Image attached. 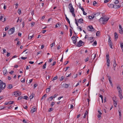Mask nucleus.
I'll list each match as a JSON object with an SVG mask.
<instances>
[{
  "label": "nucleus",
  "mask_w": 123,
  "mask_h": 123,
  "mask_svg": "<svg viewBox=\"0 0 123 123\" xmlns=\"http://www.w3.org/2000/svg\"><path fill=\"white\" fill-rule=\"evenodd\" d=\"M109 18L105 17H102L99 20V21L102 24H105L106 23Z\"/></svg>",
  "instance_id": "nucleus-1"
},
{
  "label": "nucleus",
  "mask_w": 123,
  "mask_h": 123,
  "mask_svg": "<svg viewBox=\"0 0 123 123\" xmlns=\"http://www.w3.org/2000/svg\"><path fill=\"white\" fill-rule=\"evenodd\" d=\"M68 8L69 9L71 13H73L74 12V9L73 7L72 4L70 3L68 5Z\"/></svg>",
  "instance_id": "nucleus-2"
},
{
  "label": "nucleus",
  "mask_w": 123,
  "mask_h": 123,
  "mask_svg": "<svg viewBox=\"0 0 123 123\" xmlns=\"http://www.w3.org/2000/svg\"><path fill=\"white\" fill-rule=\"evenodd\" d=\"M5 84L0 80V87L2 89H3L5 88Z\"/></svg>",
  "instance_id": "nucleus-3"
},
{
  "label": "nucleus",
  "mask_w": 123,
  "mask_h": 123,
  "mask_svg": "<svg viewBox=\"0 0 123 123\" xmlns=\"http://www.w3.org/2000/svg\"><path fill=\"white\" fill-rule=\"evenodd\" d=\"M106 63H107V66L109 68L110 66V60H109V54H107L106 55Z\"/></svg>",
  "instance_id": "nucleus-4"
},
{
  "label": "nucleus",
  "mask_w": 123,
  "mask_h": 123,
  "mask_svg": "<svg viewBox=\"0 0 123 123\" xmlns=\"http://www.w3.org/2000/svg\"><path fill=\"white\" fill-rule=\"evenodd\" d=\"M15 31V28L13 27L10 29L8 32V33L9 35H11Z\"/></svg>",
  "instance_id": "nucleus-5"
},
{
  "label": "nucleus",
  "mask_w": 123,
  "mask_h": 123,
  "mask_svg": "<svg viewBox=\"0 0 123 123\" xmlns=\"http://www.w3.org/2000/svg\"><path fill=\"white\" fill-rule=\"evenodd\" d=\"M21 92L20 91H15L14 92V95L16 97L20 96L21 95Z\"/></svg>",
  "instance_id": "nucleus-6"
},
{
  "label": "nucleus",
  "mask_w": 123,
  "mask_h": 123,
  "mask_svg": "<svg viewBox=\"0 0 123 123\" xmlns=\"http://www.w3.org/2000/svg\"><path fill=\"white\" fill-rule=\"evenodd\" d=\"M84 44V43L81 40H80L78 43L77 46L79 47H80L81 46L83 45Z\"/></svg>",
  "instance_id": "nucleus-7"
},
{
  "label": "nucleus",
  "mask_w": 123,
  "mask_h": 123,
  "mask_svg": "<svg viewBox=\"0 0 123 123\" xmlns=\"http://www.w3.org/2000/svg\"><path fill=\"white\" fill-rule=\"evenodd\" d=\"M88 31H93L94 30L92 26L91 25H89L88 26Z\"/></svg>",
  "instance_id": "nucleus-8"
},
{
  "label": "nucleus",
  "mask_w": 123,
  "mask_h": 123,
  "mask_svg": "<svg viewBox=\"0 0 123 123\" xmlns=\"http://www.w3.org/2000/svg\"><path fill=\"white\" fill-rule=\"evenodd\" d=\"M71 38L73 43L74 44H75L77 40L75 37L74 35Z\"/></svg>",
  "instance_id": "nucleus-9"
},
{
  "label": "nucleus",
  "mask_w": 123,
  "mask_h": 123,
  "mask_svg": "<svg viewBox=\"0 0 123 123\" xmlns=\"http://www.w3.org/2000/svg\"><path fill=\"white\" fill-rule=\"evenodd\" d=\"M119 33L122 34L123 33V29L122 28L121 26L120 25H119Z\"/></svg>",
  "instance_id": "nucleus-10"
},
{
  "label": "nucleus",
  "mask_w": 123,
  "mask_h": 123,
  "mask_svg": "<svg viewBox=\"0 0 123 123\" xmlns=\"http://www.w3.org/2000/svg\"><path fill=\"white\" fill-rule=\"evenodd\" d=\"M3 72L4 75L5 76H6L7 75V74L8 73V72L6 68H3Z\"/></svg>",
  "instance_id": "nucleus-11"
},
{
  "label": "nucleus",
  "mask_w": 123,
  "mask_h": 123,
  "mask_svg": "<svg viewBox=\"0 0 123 123\" xmlns=\"http://www.w3.org/2000/svg\"><path fill=\"white\" fill-rule=\"evenodd\" d=\"M36 110V107L35 106H33L31 110V113H33L34 112H35Z\"/></svg>",
  "instance_id": "nucleus-12"
},
{
  "label": "nucleus",
  "mask_w": 123,
  "mask_h": 123,
  "mask_svg": "<svg viewBox=\"0 0 123 123\" xmlns=\"http://www.w3.org/2000/svg\"><path fill=\"white\" fill-rule=\"evenodd\" d=\"M122 92H119L118 93V96L119 97L121 100L123 98V96L122 94Z\"/></svg>",
  "instance_id": "nucleus-13"
},
{
  "label": "nucleus",
  "mask_w": 123,
  "mask_h": 123,
  "mask_svg": "<svg viewBox=\"0 0 123 123\" xmlns=\"http://www.w3.org/2000/svg\"><path fill=\"white\" fill-rule=\"evenodd\" d=\"M107 5L108 7L110 8H112L114 7V5L113 4L109 3Z\"/></svg>",
  "instance_id": "nucleus-14"
},
{
  "label": "nucleus",
  "mask_w": 123,
  "mask_h": 123,
  "mask_svg": "<svg viewBox=\"0 0 123 123\" xmlns=\"http://www.w3.org/2000/svg\"><path fill=\"white\" fill-rule=\"evenodd\" d=\"M121 6L118 5H114L113 8L116 9H118L120 8Z\"/></svg>",
  "instance_id": "nucleus-15"
},
{
  "label": "nucleus",
  "mask_w": 123,
  "mask_h": 123,
  "mask_svg": "<svg viewBox=\"0 0 123 123\" xmlns=\"http://www.w3.org/2000/svg\"><path fill=\"white\" fill-rule=\"evenodd\" d=\"M118 112L119 113V119L120 120L121 119V111H118Z\"/></svg>",
  "instance_id": "nucleus-16"
},
{
  "label": "nucleus",
  "mask_w": 123,
  "mask_h": 123,
  "mask_svg": "<svg viewBox=\"0 0 123 123\" xmlns=\"http://www.w3.org/2000/svg\"><path fill=\"white\" fill-rule=\"evenodd\" d=\"M35 96V94L33 93H32L31 94L30 96V97L31 99L32 98Z\"/></svg>",
  "instance_id": "nucleus-17"
},
{
  "label": "nucleus",
  "mask_w": 123,
  "mask_h": 123,
  "mask_svg": "<svg viewBox=\"0 0 123 123\" xmlns=\"http://www.w3.org/2000/svg\"><path fill=\"white\" fill-rule=\"evenodd\" d=\"M108 43V44H110H110H112V43L111 40V38L110 37H109V38Z\"/></svg>",
  "instance_id": "nucleus-18"
},
{
  "label": "nucleus",
  "mask_w": 123,
  "mask_h": 123,
  "mask_svg": "<svg viewBox=\"0 0 123 123\" xmlns=\"http://www.w3.org/2000/svg\"><path fill=\"white\" fill-rule=\"evenodd\" d=\"M113 104L115 107H116L117 106V102L115 101L114 99H113Z\"/></svg>",
  "instance_id": "nucleus-19"
},
{
  "label": "nucleus",
  "mask_w": 123,
  "mask_h": 123,
  "mask_svg": "<svg viewBox=\"0 0 123 123\" xmlns=\"http://www.w3.org/2000/svg\"><path fill=\"white\" fill-rule=\"evenodd\" d=\"M78 22L80 23H83V19L82 18H80L78 20Z\"/></svg>",
  "instance_id": "nucleus-20"
},
{
  "label": "nucleus",
  "mask_w": 123,
  "mask_h": 123,
  "mask_svg": "<svg viewBox=\"0 0 123 123\" xmlns=\"http://www.w3.org/2000/svg\"><path fill=\"white\" fill-rule=\"evenodd\" d=\"M117 89L118 91V93L119 92V91L120 92H122V91L120 86H117Z\"/></svg>",
  "instance_id": "nucleus-21"
},
{
  "label": "nucleus",
  "mask_w": 123,
  "mask_h": 123,
  "mask_svg": "<svg viewBox=\"0 0 123 123\" xmlns=\"http://www.w3.org/2000/svg\"><path fill=\"white\" fill-rule=\"evenodd\" d=\"M117 65V64L116 61L115 60H114V64H113V67L114 68H115Z\"/></svg>",
  "instance_id": "nucleus-22"
},
{
  "label": "nucleus",
  "mask_w": 123,
  "mask_h": 123,
  "mask_svg": "<svg viewBox=\"0 0 123 123\" xmlns=\"http://www.w3.org/2000/svg\"><path fill=\"white\" fill-rule=\"evenodd\" d=\"M51 87V86H49V88H47L46 89V92L47 93L49 92L50 91V88Z\"/></svg>",
  "instance_id": "nucleus-23"
},
{
  "label": "nucleus",
  "mask_w": 123,
  "mask_h": 123,
  "mask_svg": "<svg viewBox=\"0 0 123 123\" xmlns=\"http://www.w3.org/2000/svg\"><path fill=\"white\" fill-rule=\"evenodd\" d=\"M65 16L66 17V20L68 22V23L69 24V25H70V21H69L68 19L67 18V17L66 15H65Z\"/></svg>",
  "instance_id": "nucleus-24"
},
{
  "label": "nucleus",
  "mask_w": 123,
  "mask_h": 123,
  "mask_svg": "<svg viewBox=\"0 0 123 123\" xmlns=\"http://www.w3.org/2000/svg\"><path fill=\"white\" fill-rule=\"evenodd\" d=\"M63 86L66 88H67L68 87L69 85L66 84H63Z\"/></svg>",
  "instance_id": "nucleus-25"
},
{
  "label": "nucleus",
  "mask_w": 123,
  "mask_h": 123,
  "mask_svg": "<svg viewBox=\"0 0 123 123\" xmlns=\"http://www.w3.org/2000/svg\"><path fill=\"white\" fill-rule=\"evenodd\" d=\"M100 35V32L99 31H97L96 33V36L97 37H99Z\"/></svg>",
  "instance_id": "nucleus-26"
},
{
  "label": "nucleus",
  "mask_w": 123,
  "mask_h": 123,
  "mask_svg": "<svg viewBox=\"0 0 123 123\" xmlns=\"http://www.w3.org/2000/svg\"><path fill=\"white\" fill-rule=\"evenodd\" d=\"M88 114V112L87 111H86L85 112V113L84 114V118H85L86 117V115H87Z\"/></svg>",
  "instance_id": "nucleus-27"
},
{
  "label": "nucleus",
  "mask_w": 123,
  "mask_h": 123,
  "mask_svg": "<svg viewBox=\"0 0 123 123\" xmlns=\"http://www.w3.org/2000/svg\"><path fill=\"white\" fill-rule=\"evenodd\" d=\"M115 37L116 39H117L118 37L117 34L116 32H115L114 33Z\"/></svg>",
  "instance_id": "nucleus-28"
},
{
  "label": "nucleus",
  "mask_w": 123,
  "mask_h": 123,
  "mask_svg": "<svg viewBox=\"0 0 123 123\" xmlns=\"http://www.w3.org/2000/svg\"><path fill=\"white\" fill-rule=\"evenodd\" d=\"M12 87V85L11 84H9L8 85V86L7 87L8 88L11 89Z\"/></svg>",
  "instance_id": "nucleus-29"
},
{
  "label": "nucleus",
  "mask_w": 123,
  "mask_h": 123,
  "mask_svg": "<svg viewBox=\"0 0 123 123\" xmlns=\"http://www.w3.org/2000/svg\"><path fill=\"white\" fill-rule=\"evenodd\" d=\"M109 80L110 83V84L111 85V86L112 87H113V84L112 83V82L111 80L109 79Z\"/></svg>",
  "instance_id": "nucleus-30"
},
{
  "label": "nucleus",
  "mask_w": 123,
  "mask_h": 123,
  "mask_svg": "<svg viewBox=\"0 0 123 123\" xmlns=\"http://www.w3.org/2000/svg\"><path fill=\"white\" fill-rule=\"evenodd\" d=\"M120 47L122 50V51L123 52V43H121Z\"/></svg>",
  "instance_id": "nucleus-31"
},
{
  "label": "nucleus",
  "mask_w": 123,
  "mask_h": 123,
  "mask_svg": "<svg viewBox=\"0 0 123 123\" xmlns=\"http://www.w3.org/2000/svg\"><path fill=\"white\" fill-rule=\"evenodd\" d=\"M55 45V42H53L52 44H50V46L51 48L53 46H54Z\"/></svg>",
  "instance_id": "nucleus-32"
},
{
  "label": "nucleus",
  "mask_w": 123,
  "mask_h": 123,
  "mask_svg": "<svg viewBox=\"0 0 123 123\" xmlns=\"http://www.w3.org/2000/svg\"><path fill=\"white\" fill-rule=\"evenodd\" d=\"M88 18L90 19H92L94 17V16H93V17L91 16H88Z\"/></svg>",
  "instance_id": "nucleus-33"
},
{
  "label": "nucleus",
  "mask_w": 123,
  "mask_h": 123,
  "mask_svg": "<svg viewBox=\"0 0 123 123\" xmlns=\"http://www.w3.org/2000/svg\"><path fill=\"white\" fill-rule=\"evenodd\" d=\"M46 62L43 66V69H44L45 68L46 66Z\"/></svg>",
  "instance_id": "nucleus-34"
},
{
  "label": "nucleus",
  "mask_w": 123,
  "mask_h": 123,
  "mask_svg": "<svg viewBox=\"0 0 123 123\" xmlns=\"http://www.w3.org/2000/svg\"><path fill=\"white\" fill-rule=\"evenodd\" d=\"M75 23L76 24V25H77V26H78V24L77 23L78 21H77V19L75 18Z\"/></svg>",
  "instance_id": "nucleus-35"
},
{
  "label": "nucleus",
  "mask_w": 123,
  "mask_h": 123,
  "mask_svg": "<svg viewBox=\"0 0 123 123\" xmlns=\"http://www.w3.org/2000/svg\"><path fill=\"white\" fill-rule=\"evenodd\" d=\"M80 5H80H79V8H80V9H81V10L82 11H84V8H83V7H81Z\"/></svg>",
  "instance_id": "nucleus-36"
},
{
  "label": "nucleus",
  "mask_w": 123,
  "mask_h": 123,
  "mask_svg": "<svg viewBox=\"0 0 123 123\" xmlns=\"http://www.w3.org/2000/svg\"><path fill=\"white\" fill-rule=\"evenodd\" d=\"M47 97V94H44V95H43L42 98L41 99H42L44 97H45L46 98Z\"/></svg>",
  "instance_id": "nucleus-37"
},
{
  "label": "nucleus",
  "mask_w": 123,
  "mask_h": 123,
  "mask_svg": "<svg viewBox=\"0 0 123 123\" xmlns=\"http://www.w3.org/2000/svg\"><path fill=\"white\" fill-rule=\"evenodd\" d=\"M23 97V99H25L26 100H27V98H28V97L27 96H25Z\"/></svg>",
  "instance_id": "nucleus-38"
},
{
  "label": "nucleus",
  "mask_w": 123,
  "mask_h": 123,
  "mask_svg": "<svg viewBox=\"0 0 123 123\" xmlns=\"http://www.w3.org/2000/svg\"><path fill=\"white\" fill-rule=\"evenodd\" d=\"M34 37V35H33L32 36H29V37H28V39H31V38H32L33 37Z\"/></svg>",
  "instance_id": "nucleus-39"
},
{
  "label": "nucleus",
  "mask_w": 123,
  "mask_h": 123,
  "mask_svg": "<svg viewBox=\"0 0 123 123\" xmlns=\"http://www.w3.org/2000/svg\"><path fill=\"white\" fill-rule=\"evenodd\" d=\"M23 97H18V100H21L23 98Z\"/></svg>",
  "instance_id": "nucleus-40"
},
{
  "label": "nucleus",
  "mask_w": 123,
  "mask_h": 123,
  "mask_svg": "<svg viewBox=\"0 0 123 123\" xmlns=\"http://www.w3.org/2000/svg\"><path fill=\"white\" fill-rule=\"evenodd\" d=\"M97 42L96 41H95L92 44V45H93V46H94V45H97Z\"/></svg>",
  "instance_id": "nucleus-41"
},
{
  "label": "nucleus",
  "mask_w": 123,
  "mask_h": 123,
  "mask_svg": "<svg viewBox=\"0 0 123 123\" xmlns=\"http://www.w3.org/2000/svg\"><path fill=\"white\" fill-rule=\"evenodd\" d=\"M60 24H59L58 23H57L56 25H55V27H60Z\"/></svg>",
  "instance_id": "nucleus-42"
},
{
  "label": "nucleus",
  "mask_w": 123,
  "mask_h": 123,
  "mask_svg": "<svg viewBox=\"0 0 123 123\" xmlns=\"http://www.w3.org/2000/svg\"><path fill=\"white\" fill-rule=\"evenodd\" d=\"M69 62V61H65L64 63L63 64L64 65H67L68 63Z\"/></svg>",
  "instance_id": "nucleus-43"
},
{
  "label": "nucleus",
  "mask_w": 123,
  "mask_h": 123,
  "mask_svg": "<svg viewBox=\"0 0 123 123\" xmlns=\"http://www.w3.org/2000/svg\"><path fill=\"white\" fill-rule=\"evenodd\" d=\"M13 102H14L13 101H10L8 102V104L11 105V104H13Z\"/></svg>",
  "instance_id": "nucleus-44"
},
{
  "label": "nucleus",
  "mask_w": 123,
  "mask_h": 123,
  "mask_svg": "<svg viewBox=\"0 0 123 123\" xmlns=\"http://www.w3.org/2000/svg\"><path fill=\"white\" fill-rule=\"evenodd\" d=\"M27 57H21L20 58L22 60H25L26 59Z\"/></svg>",
  "instance_id": "nucleus-45"
},
{
  "label": "nucleus",
  "mask_w": 123,
  "mask_h": 123,
  "mask_svg": "<svg viewBox=\"0 0 123 123\" xmlns=\"http://www.w3.org/2000/svg\"><path fill=\"white\" fill-rule=\"evenodd\" d=\"M89 59V58L88 57H87V58L85 59V61L86 62Z\"/></svg>",
  "instance_id": "nucleus-46"
},
{
  "label": "nucleus",
  "mask_w": 123,
  "mask_h": 123,
  "mask_svg": "<svg viewBox=\"0 0 123 123\" xmlns=\"http://www.w3.org/2000/svg\"><path fill=\"white\" fill-rule=\"evenodd\" d=\"M35 22H32L31 23V27H32L33 26L35 25Z\"/></svg>",
  "instance_id": "nucleus-47"
},
{
  "label": "nucleus",
  "mask_w": 123,
  "mask_h": 123,
  "mask_svg": "<svg viewBox=\"0 0 123 123\" xmlns=\"http://www.w3.org/2000/svg\"><path fill=\"white\" fill-rule=\"evenodd\" d=\"M119 2V1L118 0H116L114 2V3L116 4H117Z\"/></svg>",
  "instance_id": "nucleus-48"
},
{
  "label": "nucleus",
  "mask_w": 123,
  "mask_h": 123,
  "mask_svg": "<svg viewBox=\"0 0 123 123\" xmlns=\"http://www.w3.org/2000/svg\"><path fill=\"white\" fill-rule=\"evenodd\" d=\"M97 117H98V118L99 119V120H100L101 117V115H99V114H98V116H97Z\"/></svg>",
  "instance_id": "nucleus-49"
},
{
  "label": "nucleus",
  "mask_w": 123,
  "mask_h": 123,
  "mask_svg": "<svg viewBox=\"0 0 123 123\" xmlns=\"http://www.w3.org/2000/svg\"><path fill=\"white\" fill-rule=\"evenodd\" d=\"M53 108H49V109L48 111H49L50 112V111H53Z\"/></svg>",
  "instance_id": "nucleus-50"
},
{
  "label": "nucleus",
  "mask_w": 123,
  "mask_h": 123,
  "mask_svg": "<svg viewBox=\"0 0 123 123\" xmlns=\"http://www.w3.org/2000/svg\"><path fill=\"white\" fill-rule=\"evenodd\" d=\"M57 78V76H55V77H54L53 79V80H56Z\"/></svg>",
  "instance_id": "nucleus-51"
},
{
  "label": "nucleus",
  "mask_w": 123,
  "mask_h": 123,
  "mask_svg": "<svg viewBox=\"0 0 123 123\" xmlns=\"http://www.w3.org/2000/svg\"><path fill=\"white\" fill-rule=\"evenodd\" d=\"M10 55V53L7 52V54L6 55V56H7V57H8Z\"/></svg>",
  "instance_id": "nucleus-52"
},
{
  "label": "nucleus",
  "mask_w": 123,
  "mask_h": 123,
  "mask_svg": "<svg viewBox=\"0 0 123 123\" xmlns=\"http://www.w3.org/2000/svg\"><path fill=\"white\" fill-rule=\"evenodd\" d=\"M18 13L19 15H20V14H21V10L18 9Z\"/></svg>",
  "instance_id": "nucleus-53"
},
{
  "label": "nucleus",
  "mask_w": 123,
  "mask_h": 123,
  "mask_svg": "<svg viewBox=\"0 0 123 123\" xmlns=\"http://www.w3.org/2000/svg\"><path fill=\"white\" fill-rule=\"evenodd\" d=\"M97 4V3L96 2V1H93V5L94 6H95L96 4Z\"/></svg>",
  "instance_id": "nucleus-54"
},
{
  "label": "nucleus",
  "mask_w": 123,
  "mask_h": 123,
  "mask_svg": "<svg viewBox=\"0 0 123 123\" xmlns=\"http://www.w3.org/2000/svg\"><path fill=\"white\" fill-rule=\"evenodd\" d=\"M82 12H83V14L84 15H86L87 14V13L86 12H85V11H84H84H83Z\"/></svg>",
  "instance_id": "nucleus-55"
},
{
  "label": "nucleus",
  "mask_w": 123,
  "mask_h": 123,
  "mask_svg": "<svg viewBox=\"0 0 123 123\" xmlns=\"http://www.w3.org/2000/svg\"><path fill=\"white\" fill-rule=\"evenodd\" d=\"M77 28L78 29H80V31H82L81 28V27L80 26H78L77 27Z\"/></svg>",
  "instance_id": "nucleus-56"
},
{
  "label": "nucleus",
  "mask_w": 123,
  "mask_h": 123,
  "mask_svg": "<svg viewBox=\"0 0 123 123\" xmlns=\"http://www.w3.org/2000/svg\"><path fill=\"white\" fill-rule=\"evenodd\" d=\"M7 107L8 108L10 109L11 108H12V106L11 105H10V106H7Z\"/></svg>",
  "instance_id": "nucleus-57"
},
{
  "label": "nucleus",
  "mask_w": 123,
  "mask_h": 123,
  "mask_svg": "<svg viewBox=\"0 0 123 123\" xmlns=\"http://www.w3.org/2000/svg\"><path fill=\"white\" fill-rule=\"evenodd\" d=\"M110 0H105L104 2L105 3H107L109 2Z\"/></svg>",
  "instance_id": "nucleus-58"
},
{
  "label": "nucleus",
  "mask_w": 123,
  "mask_h": 123,
  "mask_svg": "<svg viewBox=\"0 0 123 123\" xmlns=\"http://www.w3.org/2000/svg\"><path fill=\"white\" fill-rule=\"evenodd\" d=\"M42 52V51H39V52H37V55H38V54H40Z\"/></svg>",
  "instance_id": "nucleus-59"
},
{
  "label": "nucleus",
  "mask_w": 123,
  "mask_h": 123,
  "mask_svg": "<svg viewBox=\"0 0 123 123\" xmlns=\"http://www.w3.org/2000/svg\"><path fill=\"white\" fill-rule=\"evenodd\" d=\"M48 77H47V76L46 77V78L47 80H48L49 79V78H50V76L49 75H48Z\"/></svg>",
  "instance_id": "nucleus-60"
},
{
  "label": "nucleus",
  "mask_w": 123,
  "mask_h": 123,
  "mask_svg": "<svg viewBox=\"0 0 123 123\" xmlns=\"http://www.w3.org/2000/svg\"><path fill=\"white\" fill-rule=\"evenodd\" d=\"M64 78V77H63V76L61 77V79L60 80V81H62L63 80Z\"/></svg>",
  "instance_id": "nucleus-61"
},
{
  "label": "nucleus",
  "mask_w": 123,
  "mask_h": 123,
  "mask_svg": "<svg viewBox=\"0 0 123 123\" xmlns=\"http://www.w3.org/2000/svg\"><path fill=\"white\" fill-rule=\"evenodd\" d=\"M6 32H3V37H4L6 36Z\"/></svg>",
  "instance_id": "nucleus-62"
},
{
  "label": "nucleus",
  "mask_w": 123,
  "mask_h": 123,
  "mask_svg": "<svg viewBox=\"0 0 123 123\" xmlns=\"http://www.w3.org/2000/svg\"><path fill=\"white\" fill-rule=\"evenodd\" d=\"M25 78L23 79V80H21V81L22 83H24L25 82Z\"/></svg>",
  "instance_id": "nucleus-63"
},
{
  "label": "nucleus",
  "mask_w": 123,
  "mask_h": 123,
  "mask_svg": "<svg viewBox=\"0 0 123 123\" xmlns=\"http://www.w3.org/2000/svg\"><path fill=\"white\" fill-rule=\"evenodd\" d=\"M55 104V102H52L51 103V106H53Z\"/></svg>",
  "instance_id": "nucleus-64"
}]
</instances>
